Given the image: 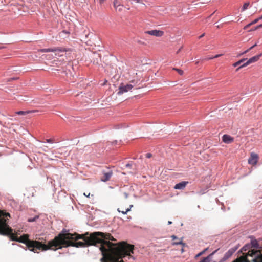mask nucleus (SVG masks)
I'll return each mask as SVG.
<instances>
[{"instance_id": "f3484780", "label": "nucleus", "mask_w": 262, "mask_h": 262, "mask_svg": "<svg viewBox=\"0 0 262 262\" xmlns=\"http://www.w3.org/2000/svg\"><path fill=\"white\" fill-rule=\"evenodd\" d=\"M213 254V253L210 254L206 257L204 258L200 262H210L211 256Z\"/></svg>"}, {"instance_id": "0eeeda50", "label": "nucleus", "mask_w": 262, "mask_h": 262, "mask_svg": "<svg viewBox=\"0 0 262 262\" xmlns=\"http://www.w3.org/2000/svg\"><path fill=\"white\" fill-rule=\"evenodd\" d=\"M113 6L116 10L119 12H122L124 9V5L122 4L118 0H114Z\"/></svg>"}, {"instance_id": "5701e85b", "label": "nucleus", "mask_w": 262, "mask_h": 262, "mask_svg": "<svg viewBox=\"0 0 262 262\" xmlns=\"http://www.w3.org/2000/svg\"><path fill=\"white\" fill-rule=\"evenodd\" d=\"M121 192L122 193V194L125 199H127L128 196V193L126 192H125L122 189L121 190Z\"/></svg>"}, {"instance_id": "f257e3e1", "label": "nucleus", "mask_w": 262, "mask_h": 262, "mask_svg": "<svg viewBox=\"0 0 262 262\" xmlns=\"http://www.w3.org/2000/svg\"><path fill=\"white\" fill-rule=\"evenodd\" d=\"M116 241L110 233L107 232H86L79 234L76 233H64L63 231L50 241V246L51 250L55 251L69 246L79 248L97 246L99 244V250L103 256L100 259L101 262H124L122 260L120 261L119 260L126 256H130L134 253V246L126 242L117 243L111 242Z\"/></svg>"}, {"instance_id": "6e6552de", "label": "nucleus", "mask_w": 262, "mask_h": 262, "mask_svg": "<svg viewBox=\"0 0 262 262\" xmlns=\"http://www.w3.org/2000/svg\"><path fill=\"white\" fill-rule=\"evenodd\" d=\"M145 33L150 35L155 36L156 37H161L163 35L164 32L161 30H152L150 31H146Z\"/></svg>"}, {"instance_id": "393cba45", "label": "nucleus", "mask_w": 262, "mask_h": 262, "mask_svg": "<svg viewBox=\"0 0 262 262\" xmlns=\"http://www.w3.org/2000/svg\"><path fill=\"white\" fill-rule=\"evenodd\" d=\"M253 48H254V46H252V47H251L249 49H248V50H246L245 51H244V52H243L242 53H241L240 55H243V54H244L247 53V52H248L250 50H252Z\"/></svg>"}, {"instance_id": "412c9836", "label": "nucleus", "mask_w": 262, "mask_h": 262, "mask_svg": "<svg viewBox=\"0 0 262 262\" xmlns=\"http://www.w3.org/2000/svg\"><path fill=\"white\" fill-rule=\"evenodd\" d=\"M173 70L176 71L180 75H183L184 74L183 71L181 69L173 68Z\"/></svg>"}, {"instance_id": "ea45409f", "label": "nucleus", "mask_w": 262, "mask_h": 262, "mask_svg": "<svg viewBox=\"0 0 262 262\" xmlns=\"http://www.w3.org/2000/svg\"><path fill=\"white\" fill-rule=\"evenodd\" d=\"M131 166V165L130 164H127L126 165V167H130Z\"/></svg>"}, {"instance_id": "dca6fc26", "label": "nucleus", "mask_w": 262, "mask_h": 262, "mask_svg": "<svg viewBox=\"0 0 262 262\" xmlns=\"http://www.w3.org/2000/svg\"><path fill=\"white\" fill-rule=\"evenodd\" d=\"M31 112V111H21L16 112H15V114L19 115H26L27 114L30 113Z\"/></svg>"}, {"instance_id": "7c9ffc66", "label": "nucleus", "mask_w": 262, "mask_h": 262, "mask_svg": "<svg viewBox=\"0 0 262 262\" xmlns=\"http://www.w3.org/2000/svg\"><path fill=\"white\" fill-rule=\"evenodd\" d=\"M252 25L251 23H250V24L247 25L246 26H245L244 28V29L246 30L247 29H248L250 26H251Z\"/></svg>"}, {"instance_id": "f704fd0d", "label": "nucleus", "mask_w": 262, "mask_h": 262, "mask_svg": "<svg viewBox=\"0 0 262 262\" xmlns=\"http://www.w3.org/2000/svg\"><path fill=\"white\" fill-rule=\"evenodd\" d=\"M171 238L172 239H177V237L175 236V235H172L171 236Z\"/></svg>"}, {"instance_id": "a211bd4d", "label": "nucleus", "mask_w": 262, "mask_h": 262, "mask_svg": "<svg viewBox=\"0 0 262 262\" xmlns=\"http://www.w3.org/2000/svg\"><path fill=\"white\" fill-rule=\"evenodd\" d=\"M247 59L243 58L239 60L238 61L233 64V66L234 67L239 66L241 63H243Z\"/></svg>"}, {"instance_id": "a878e982", "label": "nucleus", "mask_w": 262, "mask_h": 262, "mask_svg": "<svg viewBox=\"0 0 262 262\" xmlns=\"http://www.w3.org/2000/svg\"><path fill=\"white\" fill-rule=\"evenodd\" d=\"M47 143H54V140L53 139H49L46 140Z\"/></svg>"}, {"instance_id": "e433bc0d", "label": "nucleus", "mask_w": 262, "mask_h": 262, "mask_svg": "<svg viewBox=\"0 0 262 262\" xmlns=\"http://www.w3.org/2000/svg\"><path fill=\"white\" fill-rule=\"evenodd\" d=\"M232 262H242L241 261L239 260V259H235Z\"/></svg>"}, {"instance_id": "49530a36", "label": "nucleus", "mask_w": 262, "mask_h": 262, "mask_svg": "<svg viewBox=\"0 0 262 262\" xmlns=\"http://www.w3.org/2000/svg\"><path fill=\"white\" fill-rule=\"evenodd\" d=\"M217 28H220V26L219 25L217 26Z\"/></svg>"}, {"instance_id": "7ed1b4c3", "label": "nucleus", "mask_w": 262, "mask_h": 262, "mask_svg": "<svg viewBox=\"0 0 262 262\" xmlns=\"http://www.w3.org/2000/svg\"><path fill=\"white\" fill-rule=\"evenodd\" d=\"M131 83L124 85L121 83L119 87V91L117 93L118 95H121L124 93L127 92L132 90L135 85V81H132Z\"/></svg>"}, {"instance_id": "4c0bfd02", "label": "nucleus", "mask_w": 262, "mask_h": 262, "mask_svg": "<svg viewBox=\"0 0 262 262\" xmlns=\"http://www.w3.org/2000/svg\"><path fill=\"white\" fill-rule=\"evenodd\" d=\"M182 47H181V48H180V49L178 50V51L177 52V54H178V53L180 52V51H181V49H182Z\"/></svg>"}, {"instance_id": "72a5a7b5", "label": "nucleus", "mask_w": 262, "mask_h": 262, "mask_svg": "<svg viewBox=\"0 0 262 262\" xmlns=\"http://www.w3.org/2000/svg\"><path fill=\"white\" fill-rule=\"evenodd\" d=\"M35 221V219H28V221L29 222H33Z\"/></svg>"}, {"instance_id": "b1692460", "label": "nucleus", "mask_w": 262, "mask_h": 262, "mask_svg": "<svg viewBox=\"0 0 262 262\" xmlns=\"http://www.w3.org/2000/svg\"><path fill=\"white\" fill-rule=\"evenodd\" d=\"M223 55V54H217L215 56H213V57H209L208 58H207V59H213V58H218L219 57H221Z\"/></svg>"}, {"instance_id": "aec40b11", "label": "nucleus", "mask_w": 262, "mask_h": 262, "mask_svg": "<svg viewBox=\"0 0 262 262\" xmlns=\"http://www.w3.org/2000/svg\"><path fill=\"white\" fill-rule=\"evenodd\" d=\"M249 4L250 3L249 2L245 3L242 7V11H244L245 10H246L248 8V6H249Z\"/></svg>"}, {"instance_id": "423d86ee", "label": "nucleus", "mask_w": 262, "mask_h": 262, "mask_svg": "<svg viewBox=\"0 0 262 262\" xmlns=\"http://www.w3.org/2000/svg\"><path fill=\"white\" fill-rule=\"evenodd\" d=\"M258 155L255 153L251 152L250 157L248 159V163L252 165H255L258 161Z\"/></svg>"}, {"instance_id": "2eb2a0df", "label": "nucleus", "mask_w": 262, "mask_h": 262, "mask_svg": "<svg viewBox=\"0 0 262 262\" xmlns=\"http://www.w3.org/2000/svg\"><path fill=\"white\" fill-rule=\"evenodd\" d=\"M95 57L94 58L93 63L96 64H99L101 61V56L99 55H95Z\"/></svg>"}, {"instance_id": "f03ea898", "label": "nucleus", "mask_w": 262, "mask_h": 262, "mask_svg": "<svg viewBox=\"0 0 262 262\" xmlns=\"http://www.w3.org/2000/svg\"><path fill=\"white\" fill-rule=\"evenodd\" d=\"M1 235L9 236L11 240L16 241L25 244L28 249L34 253H39L40 251H47L51 250L50 241L47 244L45 242L39 241H33L29 239V235L24 234L20 237H18L15 234L13 233L12 229L10 227L7 223V221L4 222Z\"/></svg>"}, {"instance_id": "1a4fd4ad", "label": "nucleus", "mask_w": 262, "mask_h": 262, "mask_svg": "<svg viewBox=\"0 0 262 262\" xmlns=\"http://www.w3.org/2000/svg\"><path fill=\"white\" fill-rule=\"evenodd\" d=\"M113 175L112 170L108 172H104L103 176L101 177V180L103 182H106L108 181Z\"/></svg>"}, {"instance_id": "c9c22d12", "label": "nucleus", "mask_w": 262, "mask_h": 262, "mask_svg": "<svg viewBox=\"0 0 262 262\" xmlns=\"http://www.w3.org/2000/svg\"><path fill=\"white\" fill-rule=\"evenodd\" d=\"M205 33L202 34L201 36H199V38H201L203 36H204Z\"/></svg>"}, {"instance_id": "bb28decb", "label": "nucleus", "mask_w": 262, "mask_h": 262, "mask_svg": "<svg viewBox=\"0 0 262 262\" xmlns=\"http://www.w3.org/2000/svg\"><path fill=\"white\" fill-rule=\"evenodd\" d=\"M207 250V249L204 250L203 251L200 252L199 253H198L196 255V257H198L199 256H200L201 255H202L203 253H204V252Z\"/></svg>"}, {"instance_id": "9b49d317", "label": "nucleus", "mask_w": 262, "mask_h": 262, "mask_svg": "<svg viewBox=\"0 0 262 262\" xmlns=\"http://www.w3.org/2000/svg\"><path fill=\"white\" fill-rule=\"evenodd\" d=\"M222 140L224 143L229 144L233 142L234 138L228 135H224L222 137Z\"/></svg>"}, {"instance_id": "58836bf2", "label": "nucleus", "mask_w": 262, "mask_h": 262, "mask_svg": "<svg viewBox=\"0 0 262 262\" xmlns=\"http://www.w3.org/2000/svg\"><path fill=\"white\" fill-rule=\"evenodd\" d=\"M105 0H99V2L100 3L102 4V3H103Z\"/></svg>"}, {"instance_id": "cd10ccee", "label": "nucleus", "mask_w": 262, "mask_h": 262, "mask_svg": "<svg viewBox=\"0 0 262 262\" xmlns=\"http://www.w3.org/2000/svg\"><path fill=\"white\" fill-rule=\"evenodd\" d=\"M252 244L253 247H257V246L258 245L256 241L252 242Z\"/></svg>"}, {"instance_id": "c03bdc74", "label": "nucleus", "mask_w": 262, "mask_h": 262, "mask_svg": "<svg viewBox=\"0 0 262 262\" xmlns=\"http://www.w3.org/2000/svg\"><path fill=\"white\" fill-rule=\"evenodd\" d=\"M259 19H262V15L260 17H259Z\"/></svg>"}, {"instance_id": "c756f323", "label": "nucleus", "mask_w": 262, "mask_h": 262, "mask_svg": "<svg viewBox=\"0 0 262 262\" xmlns=\"http://www.w3.org/2000/svg\"><path fill=\"white\" fill-rule=\"evenodd\" d=\"M262 28V24L261 25H259L257 26H256V27L254 28V29H252V30H255L258 28Z\"/></svg>"}, {"instance_id": "f8f14e48", "label": "nucleus", "mask_w": 262, "mask_h": 262, "mask_svg": "<svg viewBox=\"0 0 262 262\" xmlns=\"http://www.w3.org/2000/svg\"><path fill=\"white\" fill-rule=\"evenodd\" d=\"M7 216L10 217V214L9 213H5L3 214V217L0 216V234L2 233L4 222L6 221V219H5V217H7Z\"/></svg>"}, {"instance_id": "39448f33", "label": "nucleus", "mask_w": 262, "mask_h": 262, "mask_svg": "<svg viewBox=\"0 0 262 262\" xmlns=\"http://www.w3.org/2000/svg\"><path fill=\"white\" fill-rule=\"evenodd\" d=\"M249 255L252 256H255V258L253 260V262H262L261 251H250L249 252Z\"/></svg>"}, {"instance_id": "a19ab883", "label": "nucleus", "mask_w": 262, "mask_h": 262, "mask_svg": "<svg viewBox=\"0 0 262 262\" xmlns=\"http://www.w3.org/2000/svg\"><path fill=\"white\" fill-rule=\"evenodd\" d=\"M242 250H244V251H246V249L245 248V247H243L242 248Z\"/></svg>"}, {"instance_id": "37998d69", "label": "nucleus", "mask_w": 262, "mask_h": 262, "mask_svg": "<svg viewBox=\"0 0 262 262\" xmlns=\"http://www.w3.org/2000/svg\"><path fill=\"white\" fill-rule=\"evenodd\" d=\"M256 46H257V44H256V43H255V44L253 45V46H254V47H256Z\"/></svg>"}, {"instance_id": "2f4dec72", "label": "nucleus", "mask_w": 262, "mask_h": 262, "mask_svg": "<svg viewBox=\"0 0 262 262\" xmlns=\"http://www.w3.org/2000/svg\"><path fill=\"white\" fill-rule=\"evenodd\" d=\"M151 156L152 155L150 153H147L146 154V157L147 158H150V157H151Z\"/></svg>"}, {"instance_id": "ddd939ff", "label": "nucleus", "mask_w": 262, "mask_h": 262, "mask_svg": "<svg viewBox=\"0 0 262 262\" xmlns=\"http://www.w3.org/2000/svg\"><path fill=\"white\" fill-rule=\"evenodd\" d=\"M256 251V250H249L247 253V254L246 255H243L242 256H241L239 258H237L236 259H239V260L241 261L242 262H250L248 259H247V256H249V252L250 251ZM251 256V257H254V258L252 260V261H253V260L255 258V256L254 255L253 256Z\"/></svg>"}, {"instance_id": "9d476101", "label": "nucleus", "mask_w": 262, "mask_h": 262, "mask_svg": "<svg viewBox=\"0 0 262 262\" xmlns=\"http://www.w3.org/2000/svg\"><path fill=\"white\" fill-rule=\"evenodd\" d=\"M188 183L187 181H182L179 183L177 184L174 186V188L175 189H184L186 186L187 184Z\"/></svg>"}, {"instance_id": "c85d7f7f", "label": "nucleus", "mask_w": 262, "mask_h": 262, "mask_svg": "<svg viewBox=\"0 0 262 262\" xmlns=\"http://www.w3.org/2000/svg\"><path fill=\"white\" fill-rule=\"evenodd\" d=\"M259 20H260V19H259V18H256L255 20H254L252 22H251V23L252 25L255 24L257 23Z\"/></svg>"}, {"instance_id": "a18cd8bd", "label": "nucleus", "mask_w": 262, "mask_h": 262, "mask_svg": "<svg viewBox=\"0 0 262 262\" xmlns=\"http://www.w3.org/2000/svg\"><path fill=\"white\" fill-rule=\"evenodd\" d=\"M181 251H182V252H183L184 251L183 248H182Z\"/></svg>"}, {"instance_id": "4468645a", "label": "nucleus", "mask_w": 262, "mask_h": 262, "mask_svg": "<svg viewBox=\"0 0 262 262\" xmlns=\"http://www.w3.org/2000/svg\"><path fill=\"white\" fill-rule=\"evenodd\" d=\"M64 51L61 49L59 48H55V49H43L41 50V52H63Z\"/></svg>"}, {"instance_id": "79ce46f5", "label": "nucleus", "mask_w": 262, "mask_h": 262, "mask_svg": "<svg viewBox=\"0 0 262 262\" xmlns=\"http://www.w3.org/2000/svg\"><path fill=\"white\" fill-rule=\"evenodd\" d=\"M171 223H172V222L171 221H168V224H171Z\"/></svg>"}, {"instance_id": "20e7f679", "label": "nucleus", "mask_w": 262, "mask_h": 262, "mask_svg": "<svg viewBox=\"0 0 262 262\" xmlns=\"http://www.w3.org/2000/svg\"><path fill=\"white\" fill-rule=\"evenodd\" d=\"M261 55H262V54H260L259 55H257L254 56L252 57V58L249 59L247 61V62L243 63L242 65L240 66L237 69H236V71H238L240 69L245 67L249 65L251 63H252L257 61L259 59V58L261 56Z\"/></svg>"}, {"instance_id": "4be33fe9", "label": "nucleus", "mask_w": 262, "mask_h": 262, "mask_svg": "<svg viewBox=\"0 0 262 262\" xmlns=\"http://www.w3.org/2000/svg\"><path fill=\"white\" fill-rule=\"evenodd\" d=\"M173 245H182L183 246H184V244L182 242V240H179V241L174 242L172 244Z\"/></svg>"}, {"instance_id": "473e14b6", "label": "nucleus", "mask_w": 262, "mask_h": 262, "mask_svg": "<svg viewBox=\"0 0 262 262\" xmlns=\"http://www.w3.org/2000/svg\"><path fill=\"white\" fill-rule=\"evenodd\" d=\"M84 195L87 197H90V193H88V194L86 193H84Z\"/></svg>"}, {"instance_id": "6ab92c4d", "label": "nucleus", "mask_w": 262, "mask_h": 262, "mask_svg": "<svg viewBox=\"0 0 262 262\" xmlns=\"http://www.w3.org/2000/svg\"><path fill=\"white\" fill-rule=\"evenodd\" d=\"M117 210L119 212H121L122 214H125L127 213V212H128V211H129L130 210V208H127L125 210V211H124V210H120L119 208H118Z\"/></svg>"}]
</instances>
